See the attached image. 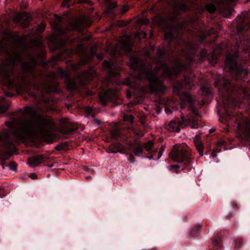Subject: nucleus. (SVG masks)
<instances>
[{"mask_svg": "<svg viewBox=\"0 0 250 250\" xmlns=\"http://www.w3.org/2000/svg\"><path fill=\"white\" fill-rule=\"evenodd\" d=\"M24 114L32 117L21 123L19 128L15 129L13 134L15 137L23 140L25 137L23 134L28 136L39 139L47 144H52L56 140L58 134L53 133L44 125L53 126L55 122L52 118H46L30 106H25Z\"/></svg>", "mask_w": 250, "mask_h": 250, "instance_id": "1", "label": "nucleus"}, {"mask_svg": "<svg viewBox=\"0 0 250 250\" xmlns=\"http://www.w3.org/2000/svg\"><path fill=\"white\" fill-rule=\"evenodd\" d=\"M91 22L90 20L83 16L73 20L65 28L60 27L56 23L53 28L56 34H52L49 36V47L52 52L65 46L67 40L62 38L61 35H63L67 31H81L83 28L89 27Z\"/></svg>", "mask_w": 250, "mask_h": 250, "instance_id": "2", "label": "nucleus"}, {"mask_svg": "<svg viewBox=\"0 0 250 250\" xmlns=\"http://www.w3.org/2000/svg\"><path fill=\"white\" fill-rule=\"evenodd\" d=\"M0 74L2 77V82L9 89L16 88L17 91L21 90L23 85L27 83V79L23 73L20 72L15 75L12 69L10 70L0 67Z\"/></svg>", "mask_w": 250, "mask_h": 250, "instance_id": "3", "label": "nucleus"}, {"mask_svg": "<svg viewBox=\"0 0 250 250\" xmlns=\"http://www.w3.org/2000/svg\"><path fill=\"white\" fill-rule=\"evenodd\" d=\"M236 21L240 44L250 46V14L248 18L244 15L238 16Z\"/></svg>", "mask_w": 250, "mask_h": 250, "instance_id": "4", "label": "nucleus"}, {"mask_svg": "<svg viewBox=\"0 0 250 250\" xmlns=\"http://www.w3.org/2000/svg\"><path fill=\"white\" fill-rule=\"evenodd\" d=\"M169 158L174 162L181 163L183 169L191 165V153L188 150L183 148L173 147L169 154Z\"/></svg>", "mask_w": 250, "mask_h": 250, "instance_id": "5", "label": "nucleus"}, {"mask_svg": "<svg viewBox=\"0 0 250 250\" xmlns=\"http://www.w3.org/2000/svg\"><path fill=\"white\" fill-rule=\"evenodd\" d=\"M145 78L149 82L148 86L150 93H163L167 90V87L165 85L163 81L155 76L151 69L145 75Z\"/></svg>", "mask_w": 250, "mask_h": 250, "instance_id": "6", "label": "nucleus"}, {"mask_svg": "<svg viewBox=\"0 0 250 250\" xmlns=\"http://www.w3.org/2000/svg\"><path fill=\"white\" fill-rule=\"evenodd\" d=\"M227 66L229 71L232 75V77L235 80H239L246 78L249 72L247 69H244L241 65H238L237 62L233 60L231 57L228 59Z\"/></svg>", "mask_w": 250, "mask_h": 250, "instance_id": "7", "label": "nucleus"}, {"mask_svg": "<svg viewBox=\"0 0 250 250\" xmlns=\"http://www.w3.org/2000/svg\"><path fill=\"white\" fill-rule=\"evenodd\" d=\"M160 68L163 69V75L167 78H171L173 75H177L182 72L187 70V65L179 61H176L175 64L172 67L173 71L170 69L169 65L166 62L162 63L160 65Z\"/></svg>", "mask_w": 250, "mask_h": 250, "instance_id": "8", "label": "nucleus"}, {"mask_svg": "<svg viewBox=\"0 0 250 250\" xmlns=\"http://www.w3.org/2000/svg\"><path fill=\"white\" fill-rule=\"evenodd\" d=\"M129 66L131 69L138 71L137 79L139 80L143 79V75H145L150 70L146 67L144 62L134 56L130 57Z\"/></svg>", "mask_w": 250, "mask_h": 250, "instance_id": "9", "label": "nucleus"}, {"mask_svg": "<svg viewBox=\"0 0 250 250\" xmlns=\"http://www.w3.org/2000/svg\"><path fill=\"white\" fill-rule=\"evenodd\" d=\"M59 83L54 80L46 79L40 82L35 87L42 92L46 93L50 92H55L57 91Z\"/></svg>", "mask_w": 250, "mask_h": 250, "instance_id": "10", "label": "nucleus"}, {"mask_svg": "<svg viewBox=\"0 0 250 250\" xmlns=\"http://www.w3.org/2000/svg\"><path fill=\"white\" fill-rule=\"evenodd\" d=\"M59 122L60 124L57 126V131L63 135L73 134L78 129L77 124L74 123L65 124L68 122L67 118H61Z\"/></svg>", "mask_w": 250, "mask_h": 250, "instance_id": "11", "label": "nucleus"}, {"mask_svg": "<svg viewBox=\"0 0 250 250\" xmlns=\"http://www.w3.org/2000/svg\"><path fill=\"white\" fill-rule=\"evenodd\" d=\"M99 97L100 104L103 106L106 105L108 102L114 101L117 98L116 92L111 88L100 92Z\"/></svg>", "mask_w": 250, "mask_h": 250, "instance_id": "12", "label": "nucleus"}, {"mask_svg": "<svg viewBox=\"0 0 250 250\" xmlns=\"http://www.w3.org/2000/svg\"><path fill=\"white\" fill-rule=\"evenodd\" d=\"M0 147H2L5 150L3 152V160H4L8 159L17 151L15 145L11 141L1 142L0 144Z\"/></svg>", "mask_w": 250, "mask_h": 250, "instance_id": "13", "label": "nucleus"}, {"mask_svg": "<svg viewBox=\"0 0 250 250\" xmlns=\"http://www.w3.org/2000/svg\"><path fill=\"white\" fill-rule=\"evenodd\" d=\"M215 85L218 88L219 92L226 91L229 92L233 90L234 87L229 81L224 79H218L215 81Z\"/></svg>", "mask_w": 250, "mask_h": 250, "instance_id": "14", "label": "nucleus"}, {"mask_svg": "<svg viewBox=\"0 0 250 250\" xmlns=\"http://www.w3.org/2000/svg\"><path fill=\"white\" fill-rule=\"evenodd\" d=\"M32 21L31 16L26 13L19 14L15 16L13 21L16 23H20L23 28L27 27Z\"/></svg>", "mask_w": 250, "mask_h": 250, "instance_id": "15", "label": "nucleus"}, {"mask_svg": "<svg viewBox=\"0 0 250 250\" xmlns=\"http://www.w3.org/2000/svg\"><path fill=\"white\" fill-rule=\"evenodd\" d=\"M218 9L221 15L225 18H229L231 16L233 9L231 4L224 3L220 0L218 2Z\"/></svg>", "mask_w": 250, "mask_h": 250, "instance_id": "16", "label": "nucleus"}, {"mask_svg": "<svg viewBox=\"0 0 250 250\" xmlns=\"http://www.w3.org/2000/svg\"><path fill=\"white\" fill-rule=\"evenodd\" d=\"M8 38L12 41L13 43L17 46L23 48H26L27 47L24 36L19 37L18 35H11Z\"/></svg>", "mask_w": 250, "mask_h": 250, "instance_id": "17", "label": "nucleus"}, {"mask_svg": "<svg viewBox=\"0 0 250 250\" xmlns=\"http://www.w3.org/2000/svg\"><path fill=\"white\" fill-rule=\"evenodd\" d=\"M168 5L171 6L173 9L178 10L182 12H187L190 10L187 3L183 2L182 0L177 1L174 0L172 4L168 3Z\"/></svg>", "mask_w": 250, "mask_h": 250, "instance_id": "18", "label": "nucleus"}, {"mask_svg": "<svg viewBox=\"0 0 250 250\" xmlns=\"http://www.w3.org/2000/svg\"><path fill=\"white\" fill-rule=\"evenodd\" d=\"M37 62L33 57L30 58L29 62H24L21 65V69L23 72L31 71L37 65Z\"/></svg>", "mask_w": 250, "mask_h": 250, "instance_id": "19", "label": "nucleus"}, {"mask_svg": "<svg viewBox=\"0 0 250 250\" xmlns=\"http://www.w3.org/2000/svg\"><path fill=\"white\" fill-rule=\"evenodd\" d=\"M44 159L42 155H37L29 157L28 159V163L33 167H36L41 164Z\"/></svg>", "mask_w": 250, "mask_h": 250, "instance_id": "20", "label": "nucleus"}, {"mask_svg": "<svg viewBox=\"0 0 250 250\" xmlns=\"http://www.w3.org/2000/svg\"><path fill=\"white\" fill-rule=\"evenodd\" d=\"M125 149L123 145L120 143H115L109 146L108 152L116 153L118 152L124 153Z\"/></svg>", "mask_w": 250, "mask_h": 250, "instance_id": "21", "label": "nucleus"}, {"mask_svg": "<svg viewBox=\"0 0 250 250\" xmlns=\"http://www.w3.org/2000/svg\"><path fill=\"white\" fill-rule=\"evenodd\" d=\"M181 120L178 121V123L181 127L184 128L190 125L192 119V115H188L185 117L183 114L180 116Z\"/></svg>", "mask_w": 250, "mask_h": 250, "instance_id": "22", "label": "nucleus"}, {"mask_svg": "<svg viewBox=\"0 0 250 250\" xmlns=\"http://www.w3.org/2000/svg\"><path fill=\"white\" fill-rule=\"evenodd\" d=\"M166 54V51L165 48H159L156 53V56L154 59V62L157 64H160Z\"/></svg>", "mask_w": 250, "mask_h": 250, "instance_id": "23", "label": "nucleus"}, {"mask_svg": "<svg viewBox=\"0 0 250 250\" xmlns=\"http://www.w3.org/2000/svg\"><path fill=\"white\" fill-rule=\"evenodd\" d=\"M194 143L195 146L199 153L200 156H203L204 145L203 144L200 142V137L199 135H196L194 140Z\"/></svg>", "mask_w": 250, "mask_h": 250, "instance_id": "24", "label": "nucleus"}, {"mask_svg": "<svg viewBox=\"0 0 250 250\" xmlns=\"http://www.w3.org/2000/svg\"><path fill=\"white\" fill-rule=\"evenodd\" d=\"M180 127L178 122L171 121L167 125L166 128L171 132H178L180 130Z\"/></svg>", "mask_w": 250, "mask_h": 250, "instance_id": "25", "label": "nucleus"}, {"mask_svg": "<svg viewBox=\"0 0 250 250\" xmlns=\"http://www.w3.org/2000/svg\"><path fill=\"white\" fill-rule=\"evenodd\" d=\"M67 88L69 91H73L78 88L77 84L74 79L71 78H67V80L65 81Z\"/></svg>", "mask_w": 250, "mask_h": 250, "instance_id": "26", "label": "nucleus"}, {"mask_svg": "<svg viewBox=\"0 0 250 250\" xmlns=\"http://www.w3.org/2000/svg\"><path fill=\"white\" fill-rule=\"evenodd\" d=\"M111 138L114 140H118L120 137V130L118 127H114L110 130Z\"/></svg>", "mask_w": 250, "mask_h": 250, "instance_id": "27", "label": "nucleus"}, {"mask_svg": "<svg viewBox=\"0 0 250 250\" xmlns=\"http://www.w3.org/2000/svg\"><path fill=\"white\" fill-rule=\"evenodd\" d=\"M42 42L40 39L38 38L32 39L30 41V47L31 48L36 47L38 48H42Z\"/></svg>", "mask_w": 250, "mask_h": 250, "instance_id": "28", "label": "nucleus"}, {"mask_svg": "<svg viewBox=\"0 0 250 250\" xmlns=\"http://www.w3.org/2000/svg\"><path fill=\"white\" fill-rule=\"evenodd\" d=\"M132 150L136 156H140L143 152V147L139 143L135 144Z\"/></svg>", "mask_w": 250, "mask_h": 250, "instance_id": "29", "label": "nucleus"}, {"mask_svg": "<svg viewBox=\"0 0 250 250\" xmlns=\"http://www.w3.org/2000/svg\"><path fill=\"white\" fill-rule=\"evenodd\" d=\"M180 14L179 13L175 12L167 16V20L170 22H173L179 20Z\"/></svg>", "mask_w": 250, "mask_h": 250, "instance_id": "30", "label": "nucleus"}, {"mask_svg": "<svg viewBox=\"0 0 250 250\" xmlns=\"http://www.w3.org/2000/svg\"><path fill=\"white\" fill-rule=\"evenodd\" d=\"M68 146V143L67 142H63L57 145L55 148L58 151H62L63 150H66Z\"/></svg>", "mask_w": 250, "mask_h": 250, "instance_id": "31", "label": "nucleus"}, {"mask_svg": "<svg viewBox=\"0 0 250 250\" xmlns=\"http://www.w3.org/2000/svg\"><path fill=\"white\" fill-rule=\"evenodd\" d=\"M62 58L61 57V54H59L57 55L54 56L51 60H49L48 62L49 64L51 65H54L56 64V62L58 61H62Z\"/></svg>", "mask_w": 250, "mask_h": 250, "instance_id": "32", "label": "nucleus"}, {"mask_svg": "<svg viewBox=\"0 0 250 250\" xmlns=\"http://www.w3.org/2000/svg\"><path fill=\"white\" fill-rule=\"evenodd\" d=\"M206 10L210 13H214L216 10V6L213 3H208L205 5Z\"/></svg>", "mask_w": 250, "mask_h": 250, "instance_id": "33", "label": "nucleus"}, {"mask_svg": "<svg viewBox=\"0 0 250 250\" xmlns=\"http://www.w3.org/2000/svg\"><path fill=\"white\" fill-rule=\"evenodd\" d=\"M91 60V57L90 55L85 54L84 53L81 55V60L83 62V64L87 63Z\"/></svg>", "mask_w": 250, "mask_h": 250, "instance_id": "34", "label": "nucleus"}, {"mask_svg": "<svg viewBox=\"0 0 250 250\" xmlns=\"http://www.w3.org/2000/svg\"><path fill=\"white\" fill-rule=\"evenodd\" d=\"M58 73L60 77L64 80V82L67 80V78H70L69 74L66 71L62 69L60 70Z\"/></svg>", "mask_w": 250, "mask_h": 250, "instance_id": "35", "label": "nucleus"}, {"mask_svg": "<svg viewBox=\"0 0 250 250\" xmlns=\"http://www.w3.org/2000/svg\"><path fill=\"white\" fill-rule=\"evenodd\" d=\"M124 121L125 122H128L130 124H133L134 122V117L132 115H128L124 114L123 115Z\"/></svg>", "mask_w": 250, "mask_h": 250, "instance_id": "36", "label": "nucleus"}, {"mask_svg": "<svg viewBox=\"0 0 250 250\" xmlns=\"http://www.w3.org/2000/svg\"><path fill=\"white\" fill-rule=\"evenodd\" d=\"M122 48L126 50L131 49L130 42L129 40H124L122 42Z\"/></svg>", "mask_w": 250, "mask_h": 250, "instance_id": "37", "label": "nucleus"}, {"mask_svg": "<svg viewBox=\"0 0 250 250\" xmlns=\"http://www.w3.org/2000/svg\"><path fill=\"white\" fill-rule=\"evenodd\" d=\"M182 99L183 100L185 101L188 103H191L192 102V97L191 95L187 92H185L184 93Z\"/></svg>", "mask_w": 250, "mask_h": 250, "instance_id": "38", "label": "nucleus"}, {"mask_svg": "<svg viewBox=\"0 0 250 250\" xmlns=\"http://www.w3.org/2000/svg\"><path fill=\"white\" fill-rule=\"evenodd\" d=\"M244 134L245 137L250 138V123H247L244 128Z\"/></svg>", "mask_w": 250, "mask_h": 250, "instance_id": "39", "label": "nucleus"}, {"mask_svg": "<svg viewBox=\"0 0 250 250\" xmlns=\"http://www.w3.org/2000/svg\"><path fill=\"white\" fill-rule=\"evenodd\" d=\"M174 35L171 31L167 32L165 34L164 39L166 40H168L170 42H172L174 40Z\"/></svg>", "mask_w": 250, "mask_h": 250, "instance_id": "40", "label": "nucleus"}, {"mask_svg": "<svg viewBox=\"0 0 250 250\" xmlns=\"http://www.w3.org/2000/svg\"><path fill=\"white\" fill-rule=\"evenodd\" d=\"M216 59V56L214 51L208 54L206 60H208L210 63Z\"/></svg>", "mask_w": 250, "mask_h": 250, "instance_id": "41", "label": "nucleus"}, {"mask_svg": "<svg viewBox=\"0 0 250 250\" xmlns=\"http://www.w3.org/2000/svg\"><path fill=\"white\" fill-rule=\"evenodd\" d=\"M153 145L154 143L152 141H148L144 144V147L147 151H149L152 148Z\"/></svg>", "mask_w": 250, "mask_h": 250, "instance_id": "42", "label": "nucleus"}, {"mask_svg": "<svg viewBox=\"0 0 250 250\" xmlns=\"http://www.w3.org/2000/svg\"><path fill=\"white\" fill-rule=\"evenodd\" d=\"M192 119L190 125H189L191 128H197L199 127V124L197 120L195 119V117L192 115Z\"/></svg>", "mask_w": 250, "mask_h": 250, "instance_id": "43", "label": "nucleus"}, {"mask_svg": "<svg viewBox=\"0 0 250 250\" xmlns=\"http://www.w3.org/2000/svg\"><path fill=\"white\" fill-rule=\"evenodd\" d=\"M76 52L82 55L84 53V46L83 44L80 43L75 48Z\"/></svg>", "mask_w": 250, "mask_h": 250, "instance_id": "44", "label": "nucleus"}, {"mask_svg": "<svg viewBox=\"0 0 250 250\" xmlns=\"http://www.w3.org/2000/svg\"><path fill=\"white\" fill-rule=\"evenodd\" d=\"M9 133L7 131L0 134V141H2V142L6 141L5 140L8 139L9 137ZM0 143H1V142H0Z\"/></svg>", "mask_w": 250, "mask_h": 250, "instance_id": "45", "label": "nucleus"}, {"mask_svg": "<svg viewBox=\"0 0 250 250\" xmlns=\"http://www.w3.org/2000/svg\"><path fill=\"white\" fill-rule=\"evenodd\" d=\"M229 57H231L233 59V60H235L236 62H237V59L238 57V52H234V53L231 55H229L226 58V62H225V66H227V62H228V59Z\"/></svg>", "mask_w": 250, "mask_h": 250, "instance_id": "46", "label": "nucleus"}, {"mask_svg": "<svg viewBox=\"0 0 250 250\" xmlns=\"http://www.w3.org/2000/svg\"><path fill=\"white\" fill-rule=\"evenodd\" d=\"M88 75V73L86 71H84L80 73L78 75V78L80 80H85L87 78Z\"/></svg>", "mask_w": 250, "mask_h": 250, "instance_id": "47", "label": "nucleus"}, {"mask_svg": "<svg viewBox=\"0 0 250 250\" xmlns=\"http://www.w3.org/2000/svg\"><path fill=\"white\" fill-rule=\"evenodd\" d=\"M207 51L206 49H203L201 50L200 53V58L203 61L206 60L208 55Z\"/></svg>", "mask_w": 250, "mask_h": 250, "instance_id": "48", "label": "nucleus"}, {"mask_svg": "<svg viewBox=\"0 0 250 250\" xmlns=\"http://www.w3.org/2000/svg\"><path fill=\"white\" fill-rule=\"evenodd\" d=\"M117 3L115 1L108 3L107 5V9H106V10L107 11V12H108L114 9V8H115L117 7Z\"/></svg>", "mask_w": 250, "mask_h": 250, "instance_id": "49", "label": "nucleus"}, {"mask_svg": "<svg viewBox=\"0 0 250 250\" xmlns=\"http://www.w3.org/2000/svg\"><path fill=\"white\" fill-rule=\"evenodd\" d=\"M102 66L104 69H108L109 70H111L112 66L110 62L104 60L102 63Z\"/></svg>", "mask_w": 250, "mask_h": 250, "instance_id": "50", "label": "nucleus"}, {"mask_svg": "<svg viewBox=\"0 0 250 250\" xmlns=\"http://www.w3.org/2000/svg\"><path fill=\"white\" fill-rule=\"evenodd\" d=\"M200 89L202 92L205 93L206 95H208L210 93L209 88L205 85H201Z\"/></svg>", "mask_w": 250, "mask_h": 250, "instance_id": "51", "label": "nucleus"}, {"mask_svg": "<svg viewBox=\"0 0 250 250\" xmlns=\"http://www.w3.org/2000/svg\"><path fill=\"white\" fill-rule=\"evenodd\" d=\"M9 167L10 169L14 171L17 170V165L14 161H11L9 163Z\"/></svg>", "mask_w": 250, "mask_h": 250, "instance_id": "52", "label": "nucleus"}, {"mask_svg": "<svg viewBox=\"0 0 250 250\" xmlns=\"http://www.w3.org/2000/svg\"><path fill=\"white\" fill-rule=\"evenodd\" d=\"M243 239L241 237H237L236 240V246H235V248H238L240 247L242 244Z\"/></svg>", "mask_w": 250, "mask_h": 250, "instance_id": "53", "label": "nucleus"}, {"mask_svg": "<svg viewBox=\"0 0 250 250\" xmlns=\"http://www.w3.org/2000/svg\"><path fill=\"white\" fill-rule=\"evenodd\" d=\"M45 29V23L42 22L41 23L38 27V30L39 32H42L44 31Z\"/></svg>", "mask_w": 250, "mask_h": 250, "instance_id": "54", "label": "nucleus"}, {"mask_svg": "<svg viewBox=\"0 0 250 250\" xmlns=\"http://www.w3.org/2000/svg\"><path fill=\"white\" fill-rule=\"evenodd\" d=\"M207 36H208V34L203 33L200 34L199 35L198 38L201 43H202L204 41V40L206 39Z\"/></svg>", "mask_w": 250, "mask_h": 250, "instance_id": "55", "label": "nucleus"}, {"mask_svg": "<svg viewBox=\"0 0 250 250\" xmlns=\"http://www.w3.org/2000/svg\"><path fill=\"white\" fill-rule=\"evenodd\" d=\"M78 2L80 3H86L90 6L93 5V2L91 0H78Z\"/></svg>", "mask_w": 250, "mask_h": 250, "instance_id": "56", "label": "nucleus"}, {"mask_svg": "<svg viewBox=\"0 0 250 250\" xmlns=\"http://www.w3.org/2000/svg\"><path fill=\"white\" fill-rule=\"evenodd\" d=\"M8 107L4 105H0V113H3L7 111Z\"/></svg>", "mask_w": 250, "mask_h": 250, "instance_id": "57", "label": "nucleus"}, {"mask_svg": "<svg viewBox=\"0 0 250 250\" xmlns=\"http://www.w3.org/2000/svg\"><path fill=\"white\" fill-rule=\"evenodd\" d=\"M180 165H171L168 167V168L169 170H172L174 169H177L180 168Z\"/></svg>", "mask_w": 250, "mask_h": 250, "instance_id": "58", "label": "nucleus"}, {"mask_svg": "<svg viewBox=\"0 0 250 250\" xmlns=\"http://www.w3.org/2000/svg\"><path fill=\"white\" fill-rule=\"evenodd\" d=\"M140 22L142 24L147 25L149 23V20L147 18L141 19L140 20Z\"/></svg>", "mask_w": 250, "mask_h": 250, "instance_id": "59", "label": "nucleus"}, {"mask_svg": "<svg viewBox=\"0 0 250 250\" xmlns=\"http://www.w3.org/2000/svg\"><path fill=\"white\" fill-rule=\"evenodd\" d=\"M129 10V7L128 5H124L123 6L122 9H121V13H125L127 12Z\"/></svg>", "mask_w": 250, "mask_h": 250, "instance_id": "60", "label": "nucleus"}, {"mask_svg": "<svg viewBox=\"0 0 250 250\" xmlns=\"http://www.w3.org/2000/svg\"><path fill=\"white\" fill-rule=\"evenodd\" d=\"M226 141L223 140H219L216 142V146L218 147H220L223 145H224Z\"/></svg>", "mask_w": 250, "mask_h": 250, "instance_id": "61", "label": "nucleus"}, {"mask_svg": "<svg viewBox=\"0 0 250 250\" xmlns=\"http://www.w3.org/2000/svg\"><path fill=\"white\" fill-rule=\"evenodd\" d=\"M216 33V30L213 28H210L209 29L208 32V35L209 36L211 34H214Z\"/></svg>", "mask_w": 250, "mask_h": 250, "instance_id": "62", "label": "nucleus"}, {"mask_svg": "<svg viewBox=\"0 0 250 250\" xmlns=\"http://www.w3.org/2000/svg\"><path fill=\"white\" fill-rule=\"evenodd\" d=\"M142 35L143 38H146L147 35L146 32H144V31H141V32H136V33L135 34V37H137L138 35Z\"/></svg>", "mask_w": 250, "mask_h": 250, "instance_id": "63", "label": "nucleus"}, {"mask_svg": "<svg viewBox=\"0 0 250 250\" xmlns=\"http://www.w3.org/2000/svg\"><path fill=\"white\" fill-rule=\"evenodd\" d=\"M45 55H46V53L45 51H44L43 50H42L41 52L40 53V54H39L38 55V57L39 58H44L45 57Z\"/></svg>", "mask_w": 250, "mask_h": 250, "instance_id": "64", "label": "nucleus"}]
</instances>
